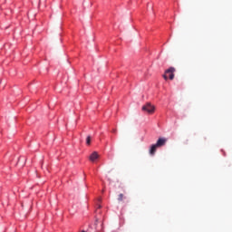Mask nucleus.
I'll return each instance as SVG.
<instances>
[{
  "label": "nucleus",
  "mask_w": 232,
  "mask_h": 232,
  "mask_svg": "<svg viewBox=\"0 0 232 232\" xmlns=\"http://www.w3.org/2000/svg\"><path fill=\"white\" fill-rule=\"evenodd\" d=\"M142 111H146L147 113L152 114L155 113V106L151 105V103H147L142 106Z\"/></svg>",
  "instance_id": "7ed1b4c3"
},
{
  "label": "nucleus",
  "mask_w": 232,
  "mask_h": 232,
  "mask_svg": "<svg viewBox=\"0 0 232 232\" xmlns=\"http://www.w3.org/2000/svg\"><path fill=\"white\" fill-rule=\"evenodd\" d=\"M168 75L169 79L170 81H173L175 79V68L174 67H169L168 70L165 71V73L163 74V78L165 81H168Z\"/></svg>",
  "instance_id": "f03ea898"
},
{
  "label": "nucleus",
  "mask_w": 232,
  "mask_h": 232,
  "mask_svg": "<svg viewBox=\"0 0 232 232\" xmlns=\"http://www.w3.org/2000/svg\"><path fill=\"white\" fill-rule=\"evenodd\" d=\"M166 142H168V140L166 138H160L156 144H152L150 146V149L149 150L150 155L153 157L155 153H157V148H162V146H166Z\"/></svg>",
  "instance_id": "f257e3e1"
},
{
  "label": "nucleus",
  "mask_w": 232,
  "mask_h": 232,
  "mask_svg": "<svg viewBox=\"0 0 232 232\" xmlns=\"http://www.w3.org/2000/svg\"><path fill=\"white\" fill-rule=\"evenodd\" d=\"M90 144H92V137L88 136V137L86 138V145H87V146H90Z\"/></svg>",
  "instance_id": "423d86ee"
},
{
  "label": "nucleus",
  "mask_w": 232,
  "mask_h": 232,
  "mask_svg": "<svg viewBox=\"0 0 232 232\" xmlns=\"http://www.w3.org/2000/svg\"><path fill=\"white\" fill-rule=\"evenodd\" d=\"M125 197H124V194H120L118 196V201L119 202H122V200H124Z\"/></svg>",
  "instance_id": "39448f33"
},
{
  "label": "nucleus",
  "mask_w": 232,
  "mask_h": 232,
  "mask_svg": "<svg viewBox=\"0 0 232 232\" xmlns=\"http://www.w3.org/2000/svg\"><path fill=\"white\" fill-rule=\"evenodd\" d=\"M91 162H95V160H97V159H99V154L97 152H92L91 154V156L89 157Z\"/></svg>",
  "instance_id": "20e7f679"
},
{
  "label": "nucleus",
  "mask_w": 232,
  "mask_h": 232,
  "mask_svg": "<svg viewBox=\"0 0 232 232\" xmlns=\"http://www.w3.org/2000/svg\"><path fill=\"white\" fill-rule=\"evenodd\" d=\"M112 132H113V133H116V132H117V130H113Z\"/></svg>",
  "instance_id": "0eeeda50"
}]
</instances>
